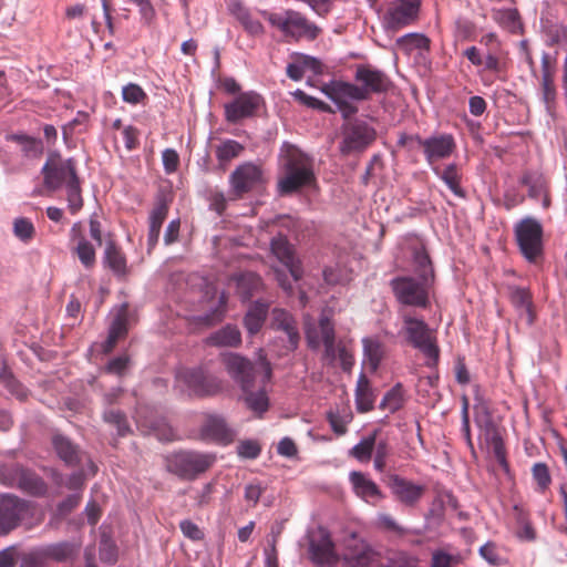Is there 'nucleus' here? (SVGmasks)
Returning a JSON list of instances; mask_svg holds the SVG:
<instances>
[{"label": "nucleus", "instance_id": "nucleus-1", "mask_svg": "<svg viewBox=\"0 0 567 567\" xmlns=\"http://www.w3.org/2000/svg\"><path fill=\"white\" fill-rule=\"evenodd\" d=\"M413 265L419 279L412 277L396 278L392 280V288L401 303L424 308L429 302L434 274L430 257L422 247L415 249Z\"/></svg>", "mask_w": 567, "mask_h": 567}, {"label": "nucleus", "instance_id": "nucleus-2", "mask_svg": "<svg viewBox=\"0 0 567 567\" xmlns=\"http://www.w3.org/2000/svg\"><path fill=\"white\" fill-rule=\"evenodd\" d=\"M282 175L278 179V192L288 195L309 186L315 179L309 157L293 145H284L281 152Z\"/></svg>", "mask_w": 567, "mask_h": 567}, {"label": "nucleus", "instance_id": "nucleus-3", "mask_svg": "<svg viewBox=\"0 0 567 567\" xmlns=\"http://www.w3.org/2000/svg\"><path fill=\"white\" fill-rule=\"evenodd\" d=\"M223 364L241 391L255 388L258 380L264 385L270 381L272 375L271 365L264 357L262 350H259L255 363L238 353L229 352L223 355Z\"/></svg>", "mask_w": 567, "mask_h": 567}, {"label": "nucleus", "instance_id": "nucleus-4", "mask_svg": "<svg viewBox=\"0 0 567 567\" xmlns=\"http://www.w3.org/2000/svg\"><path fill=\"white\" fill-rule=\"evenodd\" d=\"M306 338L308 346L312 349H318L321 344L324 346V358L330 362L339 359L341 367L344 371L351 370L354 359L352 352L344 346L334 343V329L328 317L322 316L319 324L316 326L306 318L305 322Z\"/></svg>", "mask_w": 567, "mask_h": 567}, {"label": "nucleus", "instance_id": "nucleus-5", "mask_svg": "<svg viewBox=\"0 0 567 567\" xmlns=\"http://www.w3.org/2000/svg\"><path fill=\"white\" fill-rule=\"evenodd\" d=\"M271 27L278 29L286 38L292 40H315L320 34V28L309 21L302 13L288 9L281 12H261Z\"/></svg>", "mask_w": 567, "mask_h": 567}, {"label": "nucleus", "instance_id": "nucleus-6", "mask_svg": "<svg viewBox=\"0 0 567 567\" xmlns=\"http://www.w3.org/2000/svg\"><path fill=\"white\" fill-rule=\"evenodd\" d=\"M175 388L181 393L189 396H206L220 392L223 381L216 375L206 373L200 368H183L176 373Z\"/></svg>", "mask_w": 567, "mask_h": 567}, {"label": "nucleus", "instance_id": "nucleus-7", "mask_svg": "<svg viewBox=\"0 0 567 567\" xmlns=\"http://www.w3.org/2000/svg\"><path fill=\"white\" fill-rule=\"evenodd\" d=\"M216 461L212 453L194 451H181L171 454L166 458L167 470L181 477L194 478L207 471Z\"/></svg>", "mask_w": 567, "mask_h": 567}, {"label": "nucleus", "instance_id": "nucleus-8", "mask_svg": "<svg viewBox=\"0 0 567 567\" xmlns=\"http://www.w3.org/2000/svg\"><path fill=\"white\" fill-rule=\"evenodd\" d=\"M403 331L412 346L419 349L426 358V364L432 367L439 360V348L435 342L434 332L420 319L405 316L403 319Z\"/></svg>", "mask_w": 567, "mask_h": 567}, {"label": "nucleus", "instance_id": "nucleus-9", "mask_svg": "<svg viewBox=\"0 0 567 567\" xmlns=\"http://www.w3.org/2000/svg\"><path fill=\"white\" fill-rule=\"evenodd\" d=\"M341 559L344 567H370L379 553L361 536L349 534L342 542Z\"/></svg>", "mask_w": 567, "mask_h": 567}, {"label": "nucleus", "instance_id": "nucleus-10", "mask_svg": "<svg viewBox=\"0 0 567 567\" xmlns=\"http://www.w3.org/2000/svg\"><path fill=\"white\" fill-rule=\"evenodd\" d=\"M516 239L522 254L529 261H535L543 250V228L533 218L523 219L515 228Z\"/></svg>", "mask_w": 567, "mask_h": 567}, {"label": "nucleus", "instance_id": "nucleus-11", "mask_svg": "<svg viewBox=\"0 0 567 567\" xmlns=\"http://www.w3.org/2000/svg\"><path fill=\"white\" fill-rule=\"evenodd\" d=\"M375 138V131L367 122L353 120L342 126L340 151L343 154L360 152L367 148Z\"/></svg>", "mask_w": 567, "mask_h": 567}, {"label": "nucleus", "instance_id": "nucleus-12", "mask_svg": "<svg viewBox=\"0 0 567 567\" xmlns=\"http://www.w3.org/2000/svg\"><path fill=\"white\" fill-rule=\"evenodd\" d=\"M322 92L337 104L339 111L346 118L357 112V107L349 102L364 100L363 90H359V86L352 83L342 81H331L324 84Z\"/></svg>", "mask_w": 567, "mask_h": 567}, {"label": "nucleus", "instance_id": "nucleus-13", "mask_svg": "<svg viewBox=\"0 0 567 567\" xmlns=\"http://www.w3.org/2000/svg\"><path fill=\"white\" fill-rule=\"evenodd\" d=\"M420 0H395L383 14L382 25L386 31H398L412 24L420 10Z\"/></svg>", "mask_w": 567, "mask_h": 567}, {"label": "nucleus", "instance_id": "nucleus-14", "mask_svg": "<svg viewBox=\"0 0 567 567\" xmlns=\"http://www.w3.org/2000/svg\"><path fill=\"white\" fill-rule=\"evenodd\" d=\"M44 185L50 190H56L79 181L72 159L50 158L42 167Z\"/></svg>", "mask_w": 567, "mask_h": 567}, {"label": "nucleus", "instance_id": "nucleus-15", "mask_svg": "<svg viewBox=\"0 0 567 567\" xmlns=\"http://www.w3.org/2000/svg\"><path fill=\"white\" fill-rule=\"evenodd\" d=\"M31 511V506L20 498L2 495L0 497V534L6 535L14 529Z\"/></svg>", "mask_w": 567, "mask_h": 567}, {"label": "nucleus", "instance_id": "nucleus-16", "mask_svg": "<svg viewBox=\"0 0 567 567\" xmlns=\"http://www.w3.org/2000/svg\"><path fill=\"white\" fill-rule=\"evenodd\" d=\"M309 554L311 560L317 565L332 566L340 559L329 532L323 528H317L310 536Z\"/></svg>", "mask_w": 567, "mask_h": 567}, {"label": "nucleus", "instance_id": "nucleus-17", "mask_svg": "<svg viewBox=\"0 0 567 567\" xmlns=\"http://www.w3.org/2000/svg\"><path fill=\"white\" fill-rule=\"evenodd\" d=\"M262 102L261 95L254 91L240 93L231 102L225 104V117L230 123L251 117L256 115Z\"/></svg>", "mask_w": 567, "mask_h": 567}, {"label": "nucleus", "instance_id": "nucleus-18", "mask_svg": "<svg viewBox=\"0 0 567 567\" xmlns=\"http://www.w3.org/2000/svg\"><path fill=\"white\" fill-rule=\"evenodd\" d=\"M388 486L393 497L405 506H414L425 492V485L393 474L389 477Z\"/></svg>", "mask_w": 567, "mask_h": 567}, {"label": "nucleus", "instance_id": "nucleus-19", "mask_svg": "<svg viewBox=\"0 0 567 567\" xmlns=\"http://www.w3.org/2000/svg\"><path fill=\"white\" fill-rule=\"evenodd\" d=\"M272 255L289 270L292 279L298 281L303 275L301 261L296 256L295 247L282 235L274 237L270 243Z\"/></svg>", "mask_w": 567, "mask_h": 567}, {"label": "nucleus", "instance_id": "nucleus-20", "mask_svg": "<svg viewBox=\"0 0 567 567\" xmlns=\"http://www.w3.org/2000/svg\"><path fill=\"white\" fill-rule=\"evenodd\" d=\"M262 183V171L252 163L239 165L230 175V184L237 195L258 188Z\"/></svg>", "mask_w": 567, "mask_h": 567}, {"label": "nucleus", "instance_id": "nucleus-21", "mask_svg": "<svg viewBox=\"0 0 567 567\" xmlns=\"http://www.w3.org/2000/svg\"><path fill=\"white\" fill-rule=\"evenodd\" d=\"M420 145L423 147L426 161L431 165L449 157L455 147L453 137L446 134L422 140Z\"/></svg>", "mask_w": 567, "mask_h": 567}, {"label": "nucleus", "instance_id": "nucleus-22", "mask_svg": "<svg viewBox=\"0 0 567 567\" xmlns=\"http://www.w3.org/2000/svg\"><path fill=\"white\" fill-rule=\"evenodd\" d=\"M354 494L368 504L377 505L384 498L379 486L361 472H351L349 475Z\"/></svg>", "mask_w": 567, "mask_h": 567}, {"label": "nucleus", "instance_id": "nucleus-23", "mask_svg": "<svg viewBox=\"0 0 567 567\" xmlns=\"http://www.w3.org/2000/svg\"><path fill=\"white\" fill-rule=\"evenodd\" d=\"M357 82L361 83L359 90H363L364 100L371 93H381L389 87V79L379 70L369 66H359L355 72Z\"/></svg>", "mask_w": 567, "mask_h": 567}, {"label": "nucleus", "instance_id": "nucleus-24", "mask_svg": "<svg viewBox=\"0 0 567 567\" xmlns=\"http://www.w3.org/2000/svg\"><path fill=\"white\" fill-rule=\"evenodd\" d=\"M271 328L287 334L288 349L293 351L299 343V331L295 318L285 309L275 308L271 311Z\"/></svg>", "mask_w": 567, "mask_h": 567}, {"label": "nucleus", "instance_id": "nucleus-25", "mask_svg": "<svg viewBox=\"0 0 567 567\" xmlns=\"http://www.w3.org/2000/svg\"><path fill=\"white\" fill-rule=\"evenodd\" d=\"M202 435L219 444H229L235 439V432L229 429L220 416H208L202 427Z\"/></svg>", "mask_w": 567, "mask_h": 567}, {"label": "nucleus", "instance_id": "nucleus-26", "mask_svg": "<svg viewBox=\"0 0 567 567\" xmlns=\"http://www.w3.org/2000/svg\"><path fill=\"white\" fill-rule=\"evenodd\" d=\"M228 11L249 35L259 37L265 33L262 23L251 16L249 9L240 0H230L228 2Z\"/></svg>", "mask_w": 567, "mask_h": 567}, {"label": "nucleus", "instance_id": "nucleus-27", "mask_svg": "<svg viewBox=\"0 0 567 567\" xmlns=\"http://www.w3.org/2000/svg\"><path fill=\"white\" fill-rule=\"evenodd\" d=\"M266 384H260V382H256L255 388H250L248 391L243 392V399L254 413L261 415L264 412L268 410L269 400L266 393Z\"/></svg>", "mask_w": 567, "mask_h": 567}, {"label": "nucleus", "instance_id": "nucleus-28", "mask_svg": "<svg viewBox=\"0 0 567 567\" xmlns=\"http://www.w3.org/2000/svg\"><path fill=\"white\" fill-rule=\"evenodd\" d=\"M126 323H127V307H126V305H122L116 310V313H115V316L112 320V323L110 326L109 337L104 344L105 352L111 351L112 348L115 346L116 341L126 333V331H127Z\"/></svg>", "mask_w": 567, "mask_h": 567}, {"label": "nucleus", "instance_id": "nucleus-29", "mask_svg": "<svg viewBox=\"0 0 567 567\" xmlns=\"http://www.w3.org/2000/svg\"><path fill=\"white\" fill-rule=\"evenodd\" d=\"M396 47L405 54L416 52L422 55L430 49V39L422 33H408L396 40Z\"/></svg>", "mask_w": 567, "mask_h": 567}, {"label": "nucleus", "instance_id": "nucleus-30", "mask_svg": "<svg viewBox=\"0 0 567 567\" xmlns=\"http://www.w3.org/2000/svg\"><path fill=\"white\" fill-rule=\"evenodd\" d=\"M363 343V367L370 372H375L383 357V346L374 338H364Z\"/></svg>", "mask_w": 567, "mask_h": 567}, {"label": "nucleus", "instance_id": "nucleus-31", "mask_svg": "<svg viewBox=\"0 0 567 567\" xmlns=\"http://www.w3.org/2000/svg\"><path fill=\"white\" fill-rule=\"evenodd\" d=\"M207 342L216 347H238L241 343V333L236 326L227 324L210 334Z\"/></svg>", "mask_w": 567, "mask_h": 567}, {"label": "nucleus", "instance_id": "nucleus-32", "mask_svg": "<svg viewBox=\"0 0 567 567\" xmlns=\"http://www.w3.org/2000/svg\"><path fill=\"white\" fill-rule=\"evenodd\" d=\"M268 311V305L257 301L255 302L246 313L244 323L249 334L257 333L266 319V315Z\"/></svg>", "mask_w": 567, "mask_h": 567}, {"label": "nucleus", "instance_id": "nucleus-33", "mask_svg": "<svg viewBox=\"0 0 567 567\" xmlns=\"http://www.w3.org/2000/svg\"><path fill=\"white\" fill-rule=\"evenodd\" d=\"M17 484L32 495H43L47 491L44 482L34 473L25 470L19 471Z\"/></svg>", "mask_w": 567, "mask_h": 567}, {"label": "nucleus", "instance_id": "nucleus-34", "mask_svg": "<svg viewBox=\"0 0 567 567\" xmlns=\"http://www.w3.org/2000/svg\"><path fill=\"white\" fill-rule=\"evenodd\" d=\"M434 171L455 196H465V193L460 185L461 175L458 174L456 165L450 164L442 172H439L436 168Z\"/></svg>", "mask_w": 567, "mask_h": 567}, {"label": "nucleus", "instance_id": "nucleus-35", "mask_svg": "<svg viewBox=\"0 0 567 567\" xmlns=\"http://www.w3.org/2000/svg\"><path fill=\"white\" fill-rule=\"evenodd\" d=\"M405 401V391L402 384H395L390 391H388L381 401V406L393 413L400 410Z\"/></svg>", "mask_w": 567, "mask_h": 567}, {"label": "nucleus", "instance_id": "nucleus-36", "mask_svg": "<svg viewBox=\"0 0 567 567\" xmlns=\"http://www.w3.org/2000/svg\"><path fill=\"white\" fill-rule=\"evenodd\" d=\"M104 259L107 266L116 274L124 275L126 272V260L117 247L110 243L104 252Z\"/></svg>", "mask_w": 567, "mask_h": 567}, {"label": "nucleus", "instance_id": "nucleus-37", "mask_svg": "<svg viewBox=\"0 0 567 567\" xmlns=\"http://www.w3.org/2000/svg\"><path fill=\"white\" fill-rule=\"evenodd\" d=\"M12 231L16 238L28 244L35 236V227L31 219L27 217H17L12 221Z\"/></svg>", "mask_w": 567, "mask_h": 567}, {"label": "nucleus", "instance_id": "nucleus-38", "mask_svg": "<svg viewBox=\"0 0 567 567\" xmlns=\"http://www.w3.org/2000/svg\"><path fill=\"white\" fill-rule=\"evenodd\" d=\"M54 449L65 463L73 464L79 458L78 449L65 437L61 435H56L53 439Z\"/></svg>", "mask_w": 567, "mask_h": 567}, {"label": "nucleus", "instance_id": "nucleus-39", "mask_svg": "<svg viewBox=\"0 0 567 567\" xmlns=\"http://www.w3.org/2000/svg\"><path fill=\"white\" fill-rule=\"evenodd\" d=\"M511 300L517 309L526 313L527 322L532 323V296L529 291L525 288H514L511 293Z\"/></svg>", "mask_w": 567, "mask_h": 567}, {"label": "nucleus", "instance_id": "nucleus-40", "mask_svg": "<svg viewBox=\"0 0 567 567\" xmlns=\"http://www.w3.org/2000/svg\"><path fill=\"white\" fill-rule=\"evenodd\" d=\"M375 446V434L363 437L355 444L349 452L350 456L354 457L361 463L370 461L372 452Z\"/></svg>", "mask_w": 567, "mask_h": 567}, {"label": "nucleus", "instance_id": "nucleus-41", "mask_svg": "<svg viewBox=\"0 0 567 567\" xmlns=\"http://www.w3.org/2000/svg\"><path fill=\"white\" fill-rule=\"evenodd\" d=\"M355 401L358 409L362 412L369 411L372 406L369 380L363 373H361L358 379Z\"/></svg>", "mask_w": 567, "mask_h": 567}, {"label": "nucleus", "instance_id": "nucleus-42", "mask_svg": "<svg viewBox=\"0 0 567 567\" xmlns=\"http://www.w3.org/2000/svg\"><path fill=\"white\" fill-rule=\"evenodd\" d=\"M244 146L234 140L223 141L216 148V157L220 163H226L240 155Z\"/></svg>", "mask_w": 567, "mask_h": 567}, {"label": "nucleus", "instance_id": "nucleus-43", "mask_svg": "<svg viewBox=\"0 0 567 567\" xmlns=\"http://www.w3.org/2000/svg\"><path fill=\"white\" fill-rule=\"evenodd\" d=\"M523 184L528 187V194L533 198L545 197V182L540 175L526 174L523 179ZM544 205L547 206V199L544 198Z\"/></svg>", "mask_w": 567, "mask_h": 567}, {"label": "nucleus", "instance_id": "nucleus-44", "mask_svg": "<svg viewBox=\"0 0 567 567\" xmlns=\"http://www.w3.org/2000/svg\"><path fill=\"white\" fill-rule=\"evenodd\" d=\"M260 277L252 272L241 275L237 279L238 292L244 299H248L255 289L260 286Z\"/></svg>", "mask_w": 567, "mask_h": 567}, {"label": "nucleus", "instance_id": "nucleus-45", "mask_svg": "<svg viewBox=\"0 0 567 567\" xmlns=\"http://www.w3.org/2000/svg\"><path fill=\"white\" fill-rule=\"evenodd\" d=\"M492 17L498 24L506 29L515 30L518 25V13L515 9L506 8L493 10Z\"/></svg>", "mask_w": 567, "mask_h": 567}, {"label": "nucleus", "instance_id": "nucleus-46", "mask_svg": "<svg viewBox=\"0 0 567 567\" xmlns=\"http://www.w3.org/2000/svg\"><path fill=\"white\" fill-rule=\"evenodd\" d=\"M0 384L19 399L27 396V390L14 379L7 368H2L0 371Z\"/></svg>", "mask_w": 567, "mask_h": 567}, {"label": "nucleus", "instance_id": "nucleus-47", "mask_svg": "<svg viewBox=\"0 0 567 567\" xmlns=\"http://www.w3.org/2000/svg\"><path fill=\"white\" fill-rule=\"evenodd\" d=\"M136 422H137L138 426H141L142 429L145 427V429H150L151 431H153L158 440L169 441L173 437L172 429L168 427L163 421H156V422L147 421V420L143 421L138 416Z\"/></svg>", "mask_w": 567, "mask_h": 567}, {"label": "nucleus", "instance_id": "nucleus-48", "mask_svg": "<svg viewBox=\"0 0 567 567\" xmlns=\"http://www.w3.org/2000/svg\"><path fill=\"white\" fill-rule=\"evenodd\" d=\"M532 475L539 492H545L551 483V476L545 463H535L532 467Z\"/></svg>", "mask_w": 567, "mask_h": 567}, {"label": "nucleus", "instance_id": "nucleus-49", "mask_svg": "<svg viewBox=\"0 0 567 567\" xmlns=\"http://www.w3.org/2000/svg\"><path fill=\"white\" fill-rule=\"evenodd\" d=\"M68 207L71 214H76L83 206L79 181L66 186Z\"/></svg>", "mask_w": 567, "mask_h": 567}, {"label": "nucleus", "instance_id": "nucleus-50", "mask_svg": "<svg viewBox=\"0 0 567 567\" xmlns=\"http://www.w3.org/2000/svg\"><path fill=\"white\" fill-rule=\"evenodd\" d=\"M220 307L213 310L210 313L205 316L195 317L196 324L200 327H210L217 322H219L224 317V305L226 303V297L223 293L219 298Z\"/></svg>", "mask_w": 567, "mask_h": 567}, {"label": "nucleus", "instance_id": "nucleus-51", "mask_svg": "<svg viewBox=\"0 0 567 567\" xmlns=\"http://www.w3.org/2000/svg\"><path fill=\"white\" fill-rule=\"evenodd\" d=\"M76 255L85 267H92L95 262V250L93 246L85 239L80 238L76 245Z\"/></svg>", "mask_w": 567, "mask_h": 567}, {"label": "nucleus", "instance_id": "nucleus-52", "mask_svg": "<svg viewBox=\"0 0 567 567\" xmlns=\"http://www.w3.org/2000/svg\"><path fill=\"white\" fill-rule=\"evenodd\" d=\"M122 97L126 103L138 104L146 99V93L140 85L130 83L123 86Z\"/></svg>", "mask_w": 567, "mask_h": 567}, {"label": "nucleus", "instance_id": "nucleus-53", "mask_svg": "<svg viewBox=\"0 0 567 567\" xmlns=\"http://www.w3.org/2000/svg\"><path fill=\"white\" fill-rule=\"evenodd\" d=\"M103 417L105 422L113 424L116 427L118 435H125L127 433L128 425L126 419L120 411L107 410L104 412Z\"/></svg>", "mask_w": 567, "mask_h": 567}, {"label": "nucleus", "instance_id": "nucleus-54", "mask_svg": "<svg viewBox=\"0 0 567 567\" xmlns=\"http://www.w3.org/2000/svg\"><path fill=\"white\" fill-rule=\"evenodd\" d=\"M328 420L333 432L338 435H343L347 432V426L351 421V415H341L339 412H329Z\"/></svg>", "mask_w": 567, "mask_h": 567}, {"label": "nucleus", "instance_id": "nucleus-55", "mask_svg": "<svg viewBox=\"0 0 567 567\" xmlns=\"http://www.w3.org/2000/svg\"><path fill=\"white\" fill-rule=\"evenodd\" d=\"M293 55L305 73L311 72L313 74H320L322 72V64L318 59L301 53Z\"/></svg>", "mask_w": 567, "mask_h": 567}, {"label": "nucleus", "instance_id": "nucleus-56", "mask_svg": "<svg viewBox=\"0 0 567 567\" xmlns=\"http://www.w3.org/2000/svg\"><path fill=\"white\" fill-rule=\"evenodd\" d=\"M480 555L484 560H486L491 565L497 566L503 563V558L498 553L497 546L492 542L484 544L480 548Z\"/></svg>", "mask_w": 567, "mask_h": 567}, {"label": "nucleus", "instance_id": "nucleus-57", "mask_svg": "<svg viewBox=\"0 0 567 567\" xmlns=\"http://www.w3.org/2000/svg\"><path fill=\"white\" fill-rule=\"evenodd\" d=\"M260 451V445L254 440L241 441L237 446V453L243 458H256Z\"/></svg>", "mask_w": 567, "mask_h": 567}, {"label": "nucleus", "instance_id": "nucleus-58", "mask_svg": "<svg viewBox=\"0 0 567 567\" xmlns=\"http://www.w3.org/2000/svg\"><path fill=\"white\" fill-rule=\"evenodd\" d=\"M74 553V546L69 543L54 544L48 547L47 554L56 559L63 560Z\"/></svg>", "mask_w": 567, "mask_h": 567}, {"label": "nucleus", "instance_id": "nucleus-59", "mask_svg": "<svg viewBox=\"0 0 567 567\" xmlns=\"http://www.w3.org/2000/svg\"><path fill=\"white\" fill-rule=\"evenodd\" d=\"M214 494V484L207 483L202 488L196 489L194 494L195 504L197 507L207 506L212 499Z\"/></svg>", "mask_w": 567, "mask_h": 567}, {"label": "nucleus", "instance_id": "nucleus-60", "mask_svg": "<svg viewBox=\"0 0 567 567\" xmlns=\"http://www.w3.org/2000/svg\"><path fill=\"white\" fill-rule=\"evenodd\" d=\"M542 91H543V101L546 105V110L548 113L553 112L555 99H556V90L554 86V80L542 81Z\"/></svg>", "mask_w": 567, "mask_h": 567}, {"label": "nucleus", "instance_id": "nucleus-61", "mask_svg": "<svg viewBox=\"0 0 567 567\" xmlns=\"http://www.w3.org/2000/svg\"><path fill=\"white\" fill-rule=\"evenodd\" d=\"M183 535L192 540H200L204 538L202 529L190 519H184L179 523Z\"/></svg>", "mask_w": 567, "mask_h": 567}, {"label": "nucleus", "instance_id": "nucleus-62", "mask_svg": "<svg viewBox=\"0 0 567 567\" xmlns=\"http://www.w3.org/2000/svg\"><path fill=\"white\" fill-rule=\"evenodd\" d=\"M164 169L167 174L174 173L179 164V156L173 148H166L162 154Z\"/></svg>", "mask_w": 567, "mask_h": 567}, {"label": "nucleus", "instance_id": "nucleus-63", "mask_svg": "<svg viewBox=\"0 0 567 567\" xmlns=\"http://www.w3.org/2000/svg\"><path fill=\"white\" fill-rule=\"evenodd\" d=\"M374 447V468L379 472H382L386 465L385 461L389 454V447L384 441H380Z\"/></svg>", "mask_w": 567, "mask_h": 567}, {"label": "nucleus", "instance_id": "nucleus-64", "mask_svg": "<svg viewBox=\"0 0 567 567\" xmlns=\"http://www.w3.org/2000/svg\"><path fill=\"white\" fill-rule=\"evenodd\" d=\"M377 524L379 527L402 534L404 529L394 520V518L388 514L380 513L377 516Z\"/></svg>", "mask_w": 567, "mask_h": 567}]
</instances>
